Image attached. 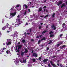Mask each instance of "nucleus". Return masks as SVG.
<instances>
[{
	"instance_id": "11",
	"label": "nucleus",
	"mask_w": 67,
	"mask_h": 67,
	"mask_svg": "<svg viewBox=\"0 0 67 67\" xmlns=\"http://www.w3.org/2000/svg\"><path fill=\"white\" fill-rule=\"evenodd\" d=\"M25 51L24 52L25 54H26V53H27L28 52V50L27 49L25 48Z\"/></svg>"
},
{
	"instance_id": "21",
	"label": "nucleus",
	"mask_w": 67,
	"mask_h": 67,
	"mask_svg": "<svg viewBox=\"0 0 67 67\" xmlns=\"http://www.w3.org/2000/svg\"><path fill=\"white\" fill-rule=\"evenodd\" d=\"M32 60L33 62H35L36 61V60H35V59H34V58H33V59H32Z\"/></svg>"
},
{
	"instance_id": "43",
	"label": "nucleus",
	"mask_w": 67,
	"mask_h": 67,
	"mask_svg": "<svg viewBox=\"0 0 67 67\" xmlns=\"http://www.w3.org/2000/svg\"><path fill=\"white\" fill-rule=\"evenodd\" d=\"M19 5H16V7H19Z\"/></svg>"
},
{
	"instance_id": "41",
	"label": "nucleus",
	"mask_w": 67,
	"mask_h": 67,
	"mask_svg": "<svg viewBox=\"0 0 67 67\" xmlns=\"http://www.w3.org/2000/svg\"><path fill=\"white\" fill-rule=\"evenodd\" d=\"M9 30H10V31H12L11 30H12V28H9Z\"/></svg>"
},
{
	"instance_id": "54",
	"label": "nucleus",
	"mask_w": 67,
	"mask_h": 67,
	"mask_svg": "<svg viewBox=\"0 0 67 67\" xmlns=\"http://www.w3.org/2000/svg\"><path fill=\"white\" fill-rule=\"evenodd\" d=\"M52 17H53V18H55V16H54V15H52Z\"/></svg>"
},
{
	"instance_id": "30",
	"label": "nucleus",
	"mask_w": 67,
	"mask_h": 67,
	"mask_svg": "<svg viewBox=\"0 0 67 67\" xmlns=\"http://www.w3.org/2000/svg\"><path fill=\"white\" fill-rule=\"evenodd\" d=\"M63 42H60L59 43V44H60V45H62V44H63Z\"/></svg>"
},
{
	"instance_id": "46",
	"label": "nucleus",
	"mask_w": 67,
	"mask_h": 67,
	"mask_svg": "<svg viewBox=\"0 0 67 67\" xmlns=\"http://www.w3.org/2000/svg\"><path fill=\"white\" fill-rule=\"evenodd\" d=\"M18 22H20V19H18Z\"/></svg>"
},
{
	"instance_id": "28",
	"label": "nucleus",
	"mask_w": 67,
	"mask_h": 67,
	"mask_svg": "<svg viewBox=\"0 0 67 67\" xmlns=\"http://www.w3.org/2000/svg\"><path fill=\"white\" fill-rule=\"evenodd\" d=\"M46 31H43V32H42V34H44V33H46Z\"/></svg>"
},
{
	"instance_id": "62",
	"label": "nucleus",
	"mask_w": 67,
	"mask_h": 67,
	"mask_svg": "<svg viewBox=\"0 0 67 67\" xmlns=\"http://www.w3.org/2000/svg\"><path fill=\"white\" fill-rule=\"evenodd\" d=\"M57 62H58V63H59V60H58L57 61Z\"/></svg>"
},
{
	"instance_id": "64",
	"label": "nucleus",
	"mask_w": 67,
	"mask_h": 67,
	"mask_svg": "<svg viewBox=\"0 0 67 67\" xmlns=\"http://www.w3.org/2000/svg\"><path fill=\"white\" fill-rule=\"evenodd\" d=\"M24 34H25V35H26V32L24 33Z\"/></svg>"
},
{
	"instance_id": "61",
	"label": "nucleus",
	"mask_w": 67,
	"mask_h": 67,
	"mask_svg": "<svg viewBox=\"0 0 67 67\" xmlns=\"http://www.w3.org/2000/svg\"><path fill=\"white\" fill-rule=\"evenodd\" d=\"M17 51L19 53V50H18Z\"/></svg>"
},
{
	"instance_id": "57",
	"label": "nucleus",
	"mask_w": 67,
	"mask_h": 67,
	"mask_svg": "<svg viewBox=\"0 0 67 67\" xmlns=\"http://www.w3.org/2000/svg\"><path fill=\"white\" fill-rule=\"evenodd\" d=\"M18 44H19V45H20V42H19L18 43Z\"/></svg>"
},
{
	"instance_id": "63",
	"label": "nucleus",
	"mask_w": 67,
	"mask_h": 67,
	"mask_svg": "<svg viewBox=\"0 0 67 67\" xmlns=\"http://www.w3.org/2000/svg\"><path fill=\"white\" fill-rule=\"evenodd\" d=\"M29 3H30V4H32V3H31V2H29Z\"/></svg>"
},
{
	"instance_id": "36",
	"label": "nucleus",
	"mask_w": 67,
	"mask_h": 67,
	"mask_svg": "<svg viewBox=\"0 0 67 67\" xmlns=\"http://www.w3.org/2000/svg\"><path fill=\"white\" fill-rule=\"evenodd\" d=\"M26 62V60H23V63H25V62Z\"/></svg>"
},
{
	"instance_id": "47",
	"label": "nucleus",
	"mask_w": 67,
	"mask_h": 67,
	"mask_svg": "<svg viewBox=\"0 0 67 67\" xmlns=\"http://www.w3.org/2000/svg\"><path fill=\"white\" fill-rule=\"evenodd\" d=\"M46 12H48V10H47V9H46Z\"/></svg>"
},
{
	"instance_id": "3",
	"label": "nucleus",
	"mask_w": 67,
	"mask_h": 67,
	"mask_svg": "<svg viewBox=\"0 0 67 67\" xmlns=\"http://www.w3.org/2000/svg\"><path fill=\"white\" fill-rule=\"evenodd\" d=\"M51 27L52 29H53L54 30H56V26L54 25V24H53L51 26Z\"/></svg>"
},
{
	"instance_id": "2",
	"label": "nucleus",
	"mask_w": 67,
	"mask_h": 67,
	"mask_svg": "<svg viewBox=\"0 0 67 67\" xmlns=\"http://www.w3.org/2000/svg\"><path fill=\"white\" fill-rule=\"evenodd\" d=\"M2 49H1V50L0 51V54H2L3 52H4V51L5 49H6V48L5 47L3 48Z\"/></svg>"
},
{
	"instance_id": "52",
	"label": "nucleus",
	"mask_w": 67,
	"mask_h": 67,
	"mask_svg": "<svg viewBox=\"0 0 67 67\" xmlns=\"http://www.w3.org/2000/svg\"><path fill=\"white\" fill-rule=\"evenodd\" d=\"M28 11L29 12H31V11H30V9H28Z\"/></svg>"
},
{
	"instance_id": "35",
	"label": "nucleus",
	"mask_w": 67,
	"mask_h": 67,
	"mask_svg": "<svg viewBox=\"0 0 67 67\" xmlns=\"http://www.w3.org/2000/svg\"><path fill=\"white\" fill-rule=\"evenodd\" d=\"M47 8L46 6H45L43 7V8L42 9H45V8Z\"/></svg>"
},
{
	"instance_id": "18",
	"label": "nucleus",
	"mask_w": 67,
	"mask_h": 67,
	"mask_svg": "<svg viewBox=\"0 0 67 67\" xmlns=\"http://www.w3.org/2000/svg\"><path fill=\"white\" fill-rule=\"evenodd\" d=\"M6 28V26H5L4 27L2 28V30H5Z\"/></svg>"
},
{
	"instance_id": "51",
	"label": "nucleus",
	"mask_w": 67,
	"mask_h": 67,
	"mask_svg": "<svg viewBox=\"0 0 67 67\" xmlns=\"http://www.w3.org/2000/svg\"><path fill=\"white\" fill-rule=\"evenodd\" d=\"M47 50H48L49 49V48L48 47H47Z\"/></svg>"
},
{
	"instance_id": "31",
	"label": "nucleus",
	"mask_w": 67,
	"mask_h": 67,
	"mask_svg": "<svg viewBox=\"0 0 67 67\" xmlns=\"http://www.w3.org/2000/svg\"><path fill=\"white\" fill-rule=\"evenodd\" d=\"M48 67H51V65L50 64H49L48 65Z\"/></svg>"
},
{
	"instance_id": "17",
	"label": "nucleus",
	"mask_w": 67,
	"mask_h": 67,
	"mask_svg": "<svg viewBox=\"0 0 67 67\" xmlns=\"http://www.w3.org/2000/svg\"><path fill=\"white\" fill-rule=\"evenodd\" d=\"M11 44V42H9L7 44V45H10Z\"/></svg>"
},
{
	"instance_id": "1",
	"label": "nucleus",
	"mask_w": 67,
	"mask_h": 67,
	"mask_svg": "<svg viewBox=\"0 0 67 67\" xmlns=\"http://www.w3.org/2000/svg\"><path fill=\"white\" fill-rule=\"evenodd\" d=\"M16 12H15L14 13H10V16H14L15 15H16Z\"/></svg>"
},
{
	"instance_id": "39",
	"label": "nucleus",
	"mask_w": 67,
	"mask_h": 67,
	"mask_svg": "<svg viewBox=\"0 0 67 67\" xmlns=\"http://www.w3.org/2000/svg\"><path fill=\"white\" fill-rule=\"evenodd\" d=\"M56 57V55H53L52 57L53 58H55Z\"/></svg>"
},
{
	"instance_id": "15",
	"label": "nucleus",
	"mask_w": 67,
	"mask_h": 67,
	"mask_svg": "<svg viewBox=\"0 0 67 67\" xmlns=\"http://www.w3.org/2000/svg\"><path fill=\"white\" fill-rule=\"evenodd\" d=\"M21 47H22V46L21 45H19L18 46V49H21Z\"/></svg>"
},
{
	"instance_id": "9",
	"label": "nucleus",
	"mask_w": 67,
	"mask_h": 67,
	"mask_svg": "<svg viewBox=\"0 0 67 67\" xmlns=\"http://www.w3.org/2000/svg\"><path fill=\"white\" fill-rule=\"evenodd\" d=\"M48 60V59H44L43 60V63H46Z\"/></svg>"
},
{
	"instance_id": "40",
	"label": "nucleus",
	"mask_w": 67,
	"mask_h": 67,
	"mask_svg": "<svg viewBox=\"0 0 67 67\" xmlns=\"http://www.w3.org/2000/svg\"><path fill=\"white\" fill-rule=\"evenodd\" d=\"M42 59V58L41 57H40L39 58V60H41Z\"/></svg>"
},
{
	"instance_id": "44",
	"label": "nucleus",
	"mask_w": 67,
	"mask_h": 67,
	"mask_svg": "<svg viewBox=\"0 0 67 67\" xmlns=\"http://www.w3.org/2000/svg\"><path fill=\"white\" fill-rule=\"evenodd\" d=\"M18 46H16V50H17V49H18Z\"/></svg>"
},
{
	"instance_id": "26",
	"label": "nucleus",
	"mask_w": 67,
	"mask_h": 67,
	"mask_svg": "<svg viewBox=\"0 0 67 67\" xmlns=\"http://www.w3.org/2000/svg\"><path fill=\"white\" fill-rule=\"evenodd\" d=\"M65 25V23H63L62 25V27H64Z\"/></svg>"
},
{
	"instance_id": "45",
	"label": "nucleus",
	"mask_w": 67,
	"mask_h": 67,
	"mask_svg": "<svg viewBox=\"0 0 67 67\" xmlns=\"http://www.w3.org/2000/svg\"><path fill=\"white\" fill-rule=\"evenodd\" d=\"M15 26H18V25L16 24H15Z\"/></svg>"
},
{
	"instance_id": "29",
	"label": "nucleus",
	"mask_w": 67,
	"mask_h": 67,
	"mask_svg": "<svg viewBox=\"0 0 67 67\" xmlns=\"http://www.w3.org/2000/svg\"><path fill=\"white\" fill-rule=\"evenodd\" d=\"M46 9H43V11H42L43 12H45V11H46Z\"/></svg>"
},
{
	"instance_id": "34",
	"label": "nucleus",
	"mask_w": 67,
	"mask_h": 67,
	"mask_svg": "<svg viewBox=\"0 0 67 67\" xmlns=\"http://www.w3.org/2000/svg\"><path fill=\"white\" fill-rule=\"evenodd\" d=\"M60 45V44H57V47H58V46H59Z\"/></svg>"
},
{
	"instance_id": "32",
	"label": "nucleus",
	"mask_w": 67,
	"mask_h": 67,
	"mask_svg": "<svg viewBox=\"0 0 67 67\" xmlns=\"http://www.w3.org/2000/svg\"><path fill=\"white\" fill-rule=\"evenodd\" d=\"M22 43H25V41L24 40H23L22 41Z\"/></svg>"
},
{
	"instance_id": "59",
	"label": "nucleus",
	"mask_w": 67,
	"mask_h": 67,
	"mask_svg": "<svg viewBox=\"0 0 67 67\" xmlns=\"http://www.w3.org/2000/svg\"><path fill=\"white\" fill-rule=\"evenodd\" d=\"M46 2V0L44 1V2Z\"/></svg>"
},
{
	"instance_id": "48",
	"label": "nucleus",
	"mask_w": 67,
	"mask_h": 67,
	"mask_svg": "<svg viewBox=\"0 0 67 67\" xmlns=\"http://www.w3.org/2000/svg\"><path fill=\"white\" fill-rule=\"evenodd\" d=\"M17 17L18 18H19L20 17V15H18V16H17Z\"/></svg>"
},
{
	"instance_id": "60",
	"label": "nucleus",
	"mask_w": 67,
	"mask_h": 67,
	"mask_svg": "<svg viewBox=\"0 0 67 67\" xmlns=\"http://www.w3.org/2000/svg\"><path fill=\"white\" fill-rule=\"evenodd\" d=\"M53 15H55V13H53Z\"/></svg>"
},
{
	"instance_id": "50",
	"label": "nucleus",
	"mask_w": 67,
	"mask_h": 67,
	"mask_svg": "<svg viewBox=\"0 0 67 67\" xmlns=\"http://www.w3.org/2000/svg\"><path fill=\"white\" fill-rule=\"evenodd\" d=\"M31 41H32L33 42V41H34V40H33V39H31Z\"/></svg>"
},
{
	"instance_id": "42",
	"label": "nucleus",
	"mask_w": 67,
	"mask_h": 67,
	"mask_svg": "<svg viewBox=\"0 0 67 67\" xmlns=\"http://www.w3.org/2000/svg\"><path fill=\"white\" fill-rule=\"evenodd\" d=\"M39 29H41L42 28V27L41 26H39Z\"/></svg>"
},
{
	"instance_id": "8",
	"label": "nucleus",
	"mask_w": 67,
	"mask_h": 67,
	"mask_svg": "<svg viewBox=\"0 0 67 67\" xmlns=\"http://www.w3.org/2000/svg\"><path fill=\"white\" fill-rule=\"evenodd\" d=\"M24 7H25V8L26 9H27V8H28V6H27V5H26V4L24 5L23 6V8H24Z\"/></svg>"
},
{
	"instance_id": "16",
	"label": "nucleus",
	"mask_w": 67,
	"mask_h": 67,
	"mask_svg": "<svg viewBox=\"0 0 67 67\" xmlns=\"http://www.w3.org/2000/svg\"><path fill=\"white\" fill-rule=\"evenodd\" d=\"M66 47V45H64L62 47H60V48H61V49H63V48H64V47Z\"/></svg>"
},
{
	"instance_id": "20",
	"label": "nucleus",
	"mask_w": 67,
	"mask_h": 67,
	"mask_svg": "<svg viewBox=\"0 0 67 67\" xmlns=\"http://www.w3.org/2000/svg\"><path fill=\"white\" fill-rule=\"evenodd\" d=\"M24 52H23L22 51L21 54V56H23V55H24Z\"/></svg>"
},
{
	"instance_id": "4",
	"label": "nucleus",
	"mask_w": 67,
	"mask_h": 67,
	"mask_svg": "<svg viewBox=\"0 0 67 67\" xmlns=\"http://www.w3.org/2000/svg\"><path fill=\"white\" fill-rule=\"evenodd\" d=\"M32 56H34V57H37L38 56L37 55V54L36 53H33L32 55Z\"/></svg>"
},
{
	"instance_id": "24",
	"label": "nucleus",
	"mask_w": 67,
	"mask_h": 67,
	"mask_svg": "<svg viewBox=\"0 0 67 67\" xmlns=\"http://www.w3.org/2000/svg\"><path fill=\"white\" fill-rule=\"evenodd\" d=\"M53 33H54V32L52 31H50L49 33V34H53Z\"/></svg>"
},
{
	"instance_id": "23",
	"label": "nucleus",
	"mask_w": 67,
	"mask_h": 67,
	"mask_svg": "<svg viewBox=\"0 0 67 67\" xmlns=\"http://www.w3.org/2000/svg\"><path fill=\"white\" fill-rule=\"evenodd\" d=\"M63 30H64V31H65V30H66V28L64 27H63Z\"/></svg>"
},
{
	"instance_id": "38",
	"label": "nucleus",
	"mask_w": 67,
	"mask_h": 67,
	"mask_svg": "<svg viewBox=\"0 0 67 67\" xmlns=\"http://www.w3.org/2000/svg\"><path fill=\"white\" fill-rule=\"evenodd\" d=\"M39 37H42L43 36V35H41L39 36Z\"/></svg>"
},
{
	"instance_id": "27",
	"label": "nucleus",
	"mask_w": 67,
	"mask_h": 67,
	"mask_svg": "<svg viewBox=\"0 0 67 67\" xmlns=\"http://www.w3.org/2000/svg\"><path fill=\"white\" fill-rule=\"evenodd\" d=\"M48 16H49L48 15V14H47L44 17V18H46L47 17H48Z\"/></svg>"
},
{
	"instance_id": "58",
	"label": "nucleus",
	"mask_w": 67,
	"mask_h": 67,
	"mask_svg": "<svg viewBox=\"0 0 67 67\" xmlns=\"http://www.w3.org/2000/svg\"><path fill=\"white\" fill-rule=\"evenodd\" d=\"M36 38H39V36H37L36 37Z\"/></svg>"
},
{
	"instance_id": "5",
	"label": "nucleus",
	"mask_w": 67,
	"mask_h": 67,
	"mask_svg": "<svg viewBox=\"0 0 67 67\" xmlns=\"http://www.w3.org/2000/svg\"><path fill=\"white\" fill-rule=\"evenodd\" d=\"M50 63H51V64L52 65V66H53V67H57L56 65H55V64H53V62H52V61H50Z\"/></svg>"
},
{
	"instance_id": "37",
	"label": "nucleus",
	"mask_w": 67,
	"mask_h": 67,
	"mask_svg": "<svg viewBox=\"0 0 67 67\" xmlns=\"http://www.w3.org/2000/svg\"><path fill=\"white\" fill-rule=\"evenodd\" d=\"M63 35V34H61L59 36L60 37H61V36H62Z\"/></svg>"
},
{
	"instance_id": "49",
	"label": "nucleus",
	"mask_w": 67,
	"mask_h": 67,
	"mask_svg": "<svg viewBox=\"0 0 67 67\" xmlns=\"http://www.w3.org/2000/svg\"><path fill=\"white\" fill-rule=\"evenodd\" d=\"M27 34L28 35H29V34H30V33H27Z\"/></svg>"
},
{
	"instance_id": "19",
	"label": "nucleus",
	"mask_w": 67,
	"mask_h": 67,
	"mask_svg": "<svg viewBox=\"0 0 67 67\" xmlns=\"http://www.w3.org/2000/svg\"><path fill=\"white\" fill-rule=\"evenodd\" d=\"M49 43H48V44H51L52 43V40H50L48 41Z\"/></svg>"
},
{
	"instance_id": "6",
	"label": "nucleus",
	"mask_w": 67,
	"mask_h": 67,
	"mask_svg": "<svg viewBox=\"0 0 67 67\" xmlns=\"http://www.w3.org/2000/svg\"><path fill=\"white\" fill-rule=\"evenodd\" d=\"M42 11V7H40L39 8L38 10V12H41Z\"/></svg>"
},
{
	"instance_id": "12",
	"label": "nucleus",
	"mask_w": 67,
	"mask_h": 67,
	"mask_svg": "<svg viewBox=\"0 0 67 67\" xmlns=\"http://www.w3.org/2000/svg\"><path fill=\"white\" fill-rule=\"evenodd\" d=\"M11 11H16V10L14 8H12L10 9Z\"/></svg>"
},
{
	"instance_id": "56",
	"label": "nucleus",
	"mask_w": 67,
	"mask_h": 67,
	"mask_svg": "<svg viewBox=\"0 0 67 67\" xmlns=\"http://www.w3.org/2000/svg\"><path fill=\"white\" fill-rule=\"evenodd\" d=\"M6 26L7 27H8V24H7Z\"/></svg>"
},
{
	"instance_id": "53",
	"label": "nucleus",
	"mask_w": 67,
	"mask_h": 67,
	"mask_svg": "<svg viewBox=\"0 0 67 67\" xmlns=\"http://www.w3.org/2000/svg\"><path fill=\"white\" fill-rule=\"evenodd\" d=\"M10 32V31H7V33H9Z\"/></svg>"
},
{
	"instance_id": "7",
	"label": "nucleus",
	"mask_w": 67,
	"mask_h": 67,
	"mask_svg": "<svg viewBox=\"0 0 67 67\" xmlns=\"http://www.w3.org/2000/svg\"><path fill=\"white\" fill-rule=\"evenodd\" d=\"M62 4V1H59L58 3L57 4V5L59 6V5L61 4Z\"/></svg>"
},
{
	"instance_id": "13",
	"label": "nucleus",
	"mask_w": 67,
	"mask_h": 67,
	"mask_svg": "<svg viewBox=\"0 0 67 67\" xmlns=\"http://www.w3.org/2000/svg\"><path fill=\"white\" fill-rule=\"evenodd\" d=\"M50 37L53 38L54 37V34H51L49 36Z\"/></svg>"
},
{
	"instance_id": "55",
	"label": "nucleus",
	"mask_w": 67,
	"mask_h": 67,
	"mask_svg": "<svg viewBox=\"0 0 67 67\" xmlns=\"http://www.w3.org/2000/svg\"><path fill=\"white\" fill-rule=\"evenodd\" d=\"M43 23H41V25H43Z\"/></svg>"
},
{
	"instance_id": "10",
	"label": "nucleus",
	"mask_w": 67,
	"mask_h": 67,
	"mask_svg": "<svg viewBox=\"0 0 67 67\" xmlns=\"http://www.w3.org/2000/svg\"><path fill=\"white\" fill-rule=\"evenodd\" d=\"M6 53L7 54H11V52H10V51L9 50H7V51H6Z\"/></svg>"
},
{
	"instance_id": "25",
	"label": "nucleus",
	"mask_w": 67,
	"mask_h": 67,
	"mask_svg": "<svg viewBox=\"0 0 67 67\" xmlns=\"http://www.w3.org/2000/svg\"><path fill=\"white\" fill-rule=\"evenodd\" d=\"M46 40V38L45 37H43L41 40V41H43V40Z\"/></svg>"
},
{
	"instance_id": "33",
	"label": "nucleus",
	"mask_w": 67,
	"mask_h": 67,
	"mask_svg": "<svg viewBox=\"0 0 67 67\" xmlns=\"http://www.w3.org/2000/svg\"><path fill=\"white\" fill-rule=\"evenodd\" d=\"M41 40H39L38 42V44H40V43H41Z\"/></svg>"
},
{
	"instance_id": "22",
	"label": "nucleus",
	"mask_w": 67,
	"mask_h": 67,
	"mask_svg": "<svg viewBox=\"0 0 67 67\" xmlns=\"http://www.w3.org/2000/svg\"><path fill=\"white\" fill-rule=\"evenodd\" d=\"M24 15H26V10H25V12L24 13Z\"/></svg>"
},
{
	"instance_id": "14",
	"label": "nucleus",
	"mask_w": 67,
	"mask_h": 67,
	"mask_svg": "<svg viewBox=\"0 0 67 67\" xmlns=\"http://www.w3.org/2000/svg\"><path fill=\"white\" fill-rule=\"evenodd\" d=\"M66 7V5H65V4L64 3H63L61 6V8H62L63 7Z\"/></svg>"
}]
</instances>
